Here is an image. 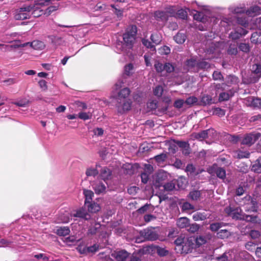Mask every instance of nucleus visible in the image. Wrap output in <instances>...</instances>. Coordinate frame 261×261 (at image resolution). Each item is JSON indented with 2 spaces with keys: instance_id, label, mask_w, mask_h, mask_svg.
Segmentation results:
<instances>
[{
  "instance_id": "43",
  "label": "nucleus",
  "mask_w": 261,
  "mask_h": 261,
  "mask_svg": "<svg viewBox=\"0 0 261 261\" xmlns=\"http://www.w3.org/2000/svg\"><path fill=\"white\" fill-rule=\"evenodd\" d=\"M195 242L197 245L200 246L204 244L206 242V238L204 236H199L196 238Z\"/></svg>"
},
{
  "instance_id": "15",
  "label": "nucleus",
  "mask_w": 261,
  "mask_h": 261,
  "mask_svg": "<svg viewBox=\"0 0 261 261\" xmlns=\"http://www.w3.org/2000/svg\"><path fill=\"white\" fill-rule=\"evenodd\" d=\"M206 52L208 54H214L218 50L219 43L217 42H214L210 40L205 44Z\"/></svg>"
},
{
  "instance_id": "54",
  "label": "nucleus",
  "mask_w": 261,
  "mask_h": 261,
  "mask_svg": "<svg viewBox=\"0 0 261 261\" xmlns=\"http://www.w3.org/2000/svg\"><path fill=\"white\" fill-rule=\"evenodd\" d=\"M33 11L32 12V15L35 17H38L42 15L43 14H44V12L42 10H40L39 8L36 7L35 6V9H32Z\"/></svg>"
},
{
  "instance_id": "24",
  "label": "nucleus",
  "mask_w": 261,
  "mask_h": 261,
  "mask_svg": "<svg viewBox=\"0 0 261 261\" xmlns=\"http://www.w3.org/2000/svg\"><path fill=\"white\" fill-rule=\"evenodd\" d=\"M227 225V223L224 222L213 223L210 224L209 229L212 231L216 232L220 228H222L223 226H226Z\"/></svg>"
},
{
  "instance_id": "44",
  "label": "nucleus",
  "mask_w": 261,
  "mask_h": 261,
  "mask_svg": "<svg viewBox=\"0 0 261 261\" xmlns=\"http://www.w3.org/2000/svg\"><path fill=\"white\" fill-rule=\"evenodd\" d=\"M150 150V147L147 143H143L141 144L139 147L138 152L139 153H145L147 152Z\"/></svg>"
},
{
  "instance_id": "41",
  "label": "nucleus",
  "mask_w": 261,
  "mask_h": 261,
  "mask_svg": "<svg viewBox=\"0 0 261 261\" xmlns=\"http://www.w3.org/2000/svg\"><path fill=\"white\" fill-rule=\"evenodd\" d=\"M199 229V226L196 223H193L190 224L189 223V226H188L187 230L191 233H195Z\"/></svg>"
},
{
  "instance_id": "28",
  "label": "nucleus",
  "mask_w": 261,
  "mask_h": 261,
  "mask_svg": "<svg viewBox=\"0 0 261 261\" xmlns=\"http://www.w3.org/2000/svg\"><path fill=\"white\" fill-rule=\"evenodd\" d=\"M31 46L35 49L39 50L43 49L45 47L44 43L43 42L39 40H34L31 43Z\"/></svg>"
},
{
  "instance_id": "4",
  "label": "nucleus",
  "mask_w": 261,
  "mask_h": 261,
  "mask_svg": "<svg viewBox=\"0 0 261 261\" xmlns=\"http://www.w3.org/2000/svg\"><path fill=\"white\" fill-rule=\"evenodd\" d=\"M174 243L176 246H181L182 251L186 253H188L193 248V244L192 241L182 236L178 237L175 240Z\"/></svg>"
},
{
  "instance_id": "29",
  "label": "nucleus",
  "mask_w": 261,
  "mask_h": 261,
  "mask_svg": "<svg viewBox=\"0 0 261 261\" xmlns=\"http://www.w3.org/2000/svg\"><path fill=\"white\" fill-rule=\"evenodd\" d=\"M260 11V7L257 6H255L250 7V9L246 11V14L250 16H253L257 15V14H259Z\"/></svg>"
},
{
  "instance_id": "9",
  "label": "nucleus",
  "mask_w": 261,
  "mask_h": 261,
  "mask_svg": "<svg viewBox=\"0 0 261 261\" xmlns=\"http://www.w3.org/2000/svg\"><path fill=\"white\" fill-rule=\"evenodd\" d=\"M153 171L151 164H144V172L141 175V181L143 184H146L149 179V175Z\"/></svg>"
},
{
  "instance_id": "32",
  "label": "nucleus",
  "mask_w": 261,
  "mask_h": 261,
  "mask_svg": "<svg viewBox=\"0 0 261 261\" xmlns=\"http://www.w3.org/2000/svg\"><path fill=\"white\" fill-rule=\"evenodd\" d=\"M231 255L229 252H225L222 255L216 258L217 261H230Z\"/></svg>"
},
{
  "instance_id": "20",
  "label": "nucleus",
  "mask_w": 261,
  "mask_h": 261,
  "mask_svg": "<svg viewBox=\"0 0 261 261\" xmlns=\"http://www.w3.org/2000/svg\"><path fill=\"white\" fill-rule=\"evenodd\" d=\"M92 186L95 193L97 194L105 192L106 189L105 184L101 182H96Z\"/></svg>"
},
{
  "instance_id": "17",
  "label": "nucleus",
  "mask_w": 261,
  "mask_h": 261,
  "mask_svg": "<svg viewBox=\"0 0 261 261\" xmlns=\"http://www.w3.org/2000/svg\"><path fill=\"white\" fill-rule=\"evenodd\" d=\"M74 216L82 218L86 220L91 219V215L84 208H81L77 211L76 213L74 215Z\"/></svg>"
},
{
  "instance_id": "3",
  "label": "nucleus",
  "mask_w": 261,
  "mask_h": 261,
  "mask_svg": "<svg viewBox=\"0 0 261 261\" xmlns=\"http://www.w3.org/2000/svg\"><path fill=\"white\" fill-rule=\"evenodd\" d=\"M35 9V5L23 7L15 11L14 18L16 20H24L29 19L31 15L29 12Z\"/></svg>"
},
{
  "instance_id": "33",
  "label": "nucleus",
  "mask_w": 261,
  "mask_h": 261,
  "mask_svg": "<svg viewBox=\"0 0 261 261\" xmlns=\"http://www.w3.org/2000/svg\"><path fill=\"white\" fill-rule=\"evenodd\" d=\"M206 215L204 213L197 212L193 215V219L195 221H202L206 219Z\"/></svg>"
},
{
  "instance_id": "1",
  "label": "nucleus",
  "mask_w": 261,
  "mask_h": 261,
  "mask_svg": "<svg viewBox=\"0 0 261 261\" xmlns=\"http://www.w3.org/2000/svg\"><path fill=\"white\" fill-rule=\"evenodd\" d=\"M137 31V27L132 25L127 28L125 33L123 34V39L124 44L129 49L133 47L135 42Z\"/></svg>"
},
{
  "instance_id": "57",
  "label": "nucleus",
  "mask_w": 261,
  "mask_h": 261,
  "mask_svg": "<svg viewBox=\"0 0 261 261\" xmlns=\"http://www.w3.org/2000/svg\"><path fill=\"white\" fill-rule=\"evenodd\" d=\"M239 49L245 53H247L249 51L250 47L248 44L247 43H240L239 45Z\"/></svg>"
},
{
  "instance_id": "16",
  "label": "nucleus",
  "mask_w": 261,
  "mask_h": 261,
  "mask_svg": "<svg viewBox=\"0 0 261 261\" xmlns=\"http://www.w3.org/2000/svg\"><path fill=\"white\" fill-rule=\"evenodd\" d=\"M154 17L157 21L166 22L168 20L169 15L165 11H156L154 13Z\"/></svg>"
},
{
  "instance_id": "10",
  "label": "nucleus",
  "mask_w": 261,
  "mask_h": 261,
  "mask_svg": "<svg viewBox=\"0 0 261 261\" xmlns=\"http://www.w3.org/2000/svg\"><path fill=\"white\" fill-rule=\"evenodd\" d=\"M116 107L119 113H123L130 110L131 102L129 100L122 99L121 101H118Z\"/></svg>"
},
{
  "instance_id": "31",
  "label": "nucleus",
  "mask_w": 261,
  "mask_h": 261,
  "mask_svg": "<svg viewBox=\"0 0 261 261\" xmlns=\"http://www.w3.org/2000/svg\"><path fill=\"white\" fill-rule=\"evenodd\" d=\"M230 235V232L227 229H221L217 233V237L221 239L228 238Z\"/></svg>"
},
{
  "instance_id": "37",
  "label": "nucleus",
  "mask_w": 261,
  "mask_h": 261,
  "mask_svg": "<svg viewBox=\"0 0 261 261\" xmlns=\"http://www.w3.org/2000/svg\"><path fill=\"white\" fill-rule=\"evenodd\" d=\"M110 146L102 148L99 152L100 156L104 159L108 154L111 153L110 151L112 150Z\"/></svg>"
},
{
  "instance_id": "58",
  "label": "nucleus",
  "mask_w": 261,
  "mask_h": 261,
  "mask_svg": "<svg viewBox=\"0 0 261 261\" xmlns=\"http://www.w3.org/2000/svg\"><path fill=\"white\" fill-rule=\"evenodd\" d=\"M164 65L162 64L161 63L156 61L154 64V68L157 72H162L164 71Z\"/></svg>"
},
{
  "instance_id": "60",
  "label": "nucleus",
  "mask_w": 261,
  "mask_h": 261,
  "mask_svg": "<svg viewBox=\"0 0 261 261\" xmlns=\"http://www.w3.org/2000/svg\"><path fill=\"white\" fill-rule=\"evenodd\" d=\"M227 53L229 55H236L238 53V49L234 45H230L227 49Z\"/></svg>"
},
{
  "instance_id": "26",
  "label": "nucleus",
  "mask_w": 261,
  "mask_h": 261,
  "mask_svg": "<svg viewBox=\"0 0 261 261\" xmlns=\"http://www.w3.org/2000/svg\"><path fill=\"white\" fill-rule=\"evenodd\" d=\"M84 195L85 197V204H87L89 202H91L94 196L93 192L91 190H84Z\"/></svg>"
},
{
  "instance_id": "49",
  "label": "nucleus",
  "mask_w": 261,
  "mask_h": 261,
  "mask_svg": "<svg viewBox=\"0 0 261 261\" xmlns=\"http://www.w3.org/2000/svg\"><path fill=\"white\" fill-rule=\"evenodd\" d=\"M198 62L194 59H190L186 61V65L188 68L192 69V68L197 66Z\"/></svg>"
},
{
  "instance_id": "53",
  "label": "nucleus",
  "mask_w": 261,
  "mask_h": 261,
  "mask_svg": "<svg viewBox=\"0 0 261 261\" xmlns=\"http://www.w3.org/2000/svg\"><path fill=\"white\" fill-rule=\"evenodd\" d=\"M198 99L195 96H191L188 97L186 101H185V104H187L189 106H192V105L196 103L197 102Z\"/></svg>"
},
{
  "instance_id": "21",
  "label": "nucleus",
  "mask_w": 261,
  "mask_h": 261,
  "mask_svg": "<svg viewBox=\"0 0 261 261\" xmlns=\"http://www.w3.org/2000/svg\"><path fill=\"white\" fill-rule=\"evenodd\" d=\"M190 220L186 217L179 218L177 221V226L180 228H188L189 225Z\"/></svg>"
},
{
  "instance_id": "14",
  "label": "nucleus",
  "mask_w": 261,
  "mask_h": 261,
  "mask_svg": "<svg viewBox=\"0 0 261 261\" xmlns=\"http://www.w3.org/2000/svg\"><path fill=\"white\" fill-rule=\"evenodd\" d=\"M208 130H202L199 133H193L191 135V139L194 140H198L199 141H203L204 139L208 138Z\"/></svg>"
},
{
  "instance_id": "50",
  "label": "nucleus",
  "mask_w": 261,
  "mask_h": 261,
  "mask_svg": "<svg viewBox=\"0 0 261 261\" xmlns=\"http://www.w3.org/2000/svg\"><path fill=\"white\" fill-rule=\"evenodd\" d=\"M194 209V206L188 202H185L181 205V210L183 211L192 210Z\"/></svg>"
},
{
  "instance_id": "19",
  "label": "nucleus",
  "mask_w": 261,
  "mask_h": 261,
  "mask_svg": "<svg viewBox=\"0 0 261 261\" xmlns=\"http://www.w3.org/2000/svg\"><path fill=\"white\" fill-rule=\"evenodd\" d=\"M177 140H171L165 142V144L168 147L169 153H175L177 150V144L175 142Z\"/></svg>"
},
{
  "instance_id": "42",
  "label": "nucleus",
  "mask_w": 261,
  "mask_h": 261,
  "mask_svg": "<svg viewBox=\"0 0 261 261\" xmlns=\"http://www.w3.org/2000/svg\"><path fill=\"white\" fill-rule=\"evenodd\" d=\"M177 9L174 6H171L166 8V13L169 16H175Z\"/></svg>"
},
{
  "instance_id": "30",
  "label": "nucleus",
  "mask_w": 261,
  "mask_h": 261,
  "mask_svg": "<svg viewBox=\"0 0 261 261\" xmlns=\"http://www.w3.org/2000/svg\"><path fill=\"white\" fill-rule=\"evenodd\" d=\"M101 177L104 180L109 179L111 175V171L107 167H104L101 170L100 173Z\"/></svg>"
},
{
  "instance_id": "6",
  "label": "nucleus",
  "mask_w": 261,
  "mask_h": 261,
  "mask_svg": "<svg viewBox=\"0 0 261 261\" xmlns=\"http://www.w3.org/2000/svg\"><path fill=\"white\" fill-rule=\"evenodd\" d=\"M169 174L164 171L160 170L155 175L154 185L156 187L162 186L168 179Z\"/></svg>"
},
{
  "instance_id": "22",
  "label": "nucleus",
  "mask_w": 261,
  "mask_h": 261,
  "mask_svg": "<svg viewBox=\"0 0 261 261\" xmlns=\"http://www.w3.org/2000/svg\"><path fill=\"white\" fill-rule=\"evenodd\" d=\"M214 103L212 97L208 95H204L201 98V100L198 105L201 106L210 105Z\"/></svg>"
},
{
  "instance_id": "52",
  "label": "nucleus",
  "mask_w": 261,
  "mask_h": 261,
  "mask_svg": "<svg viewBox=\"0 0 261 261\" xmlns=\"http://www.w3.org/2000/svg\"><path fill=\"white\" fill-rule=\"evenodd\" d=\"M15 44H12L11 45H5L6 47H9L11 48H17L19 47H24L27 46L29 43H26L23 44L18 43L19 42V40L15 41Z\"/></svg>"
},
{
  "instance_id": "5",
  "label": "nucleus",
  "mask_w": 261,
  "mask_h": 261,
  "mask_svg": "<svg viewBox=\"0 0 261 261\" xmlns=\"http://www.w3.org/2000/svg\"><path fill=\"white\" fill-rule=\"evenodd\" d=\"M141 237L147 241H155L159 238L158 233L152 228H148L140 232Z\"/></svg>"
},
{
  "instance_id": "39",
  "label": "nucleus",
  "mask_w": 261,
  "mask_h": 261,
  "mask_svg": "<svg viewBox=\"0 0 261 261\" xmlns=\"http://www.w3.org/2000/svg\"><path fill=\"white\" fill-rule=\"evenodd\" d=\"M150 39L152 42L156 44H159L162 41L161 36L158 33L152 34Z\"/></svg>"
},
{
  "instance_id": "51",
  "label": "nucleus",
  "mask_w": 261,
  "mask_h": 261,
  "mask_svg": "<svg viewBox=\"0 0 261 261\" xmlns=\"http://www.w3.org/2000/svg\"><path fill=\"white\" fill-rule=\"evenodd\" d=\"M156 252L159 255L161 256H166L168 254V251L164 248L159 246L156 247Z\"/></svg>"
},
{
  "instance_id": "59",
  "label": "nucleus",
  "mask_w": 261,
  "mask_h": 261,
  "mask_svg": "<svg viewBox=\"0 0 261 261\" xmlns=\"http://www.w3.org/2000/svg\"><path fill=\"white\" fill-rule=\"evenodd\" d=\"M210 67V64L205 61L198 62L197 64V67L199 69H207L208 68Z\"/></svg>"
},
{
  "instance_id": "12",
  "label": "nucleus",
  "mask_w": 261,
  "mask_h": 261,
  "mask_svg": "<svg viewBox=\"0 0 261 261\" xmlns=\"http://www.w3.org/2000/svg\"><path fill=\"white\" fill-rule=\"evenodd\" d=\"M177 145L181 148L182 153L186 155H189L191 152L190 144L188 142L177 141L175 142Z\"/></svg>"
},
{
  "instance_id": "27",
  "label": "nucleus",
  "mask_w": 261,
  "mask_h": 261,
  "mask_svg": "<svg viewBox=\"0 0 261 261\" xmlns=\"http://www.w3.org/2000/svg\"><path fill=\"white\" fill-rule=\"evenodd\" d=\"M70 229L67 226L60 227L57 229L56 233L60 236H66L69 234Z\"/></svg>"
},
{
  "instance_id": "45",
  "label": "nucleus",
  "mask_w": 261,
  "mask_h": 261,
  "mask_svg": "<svg viewBox=\"0 0 261 261\" xmlns=\"http://www.w3.org/2000/svg\"><path fill=\"white\" fill-rule=\"evenodd\" d=\"M175 17H177L179 18L185 19L187 17V12L182 9L176 11Z\"/></svg>"
},
{
  "instance_id": "38",
  "label": "nucleus",
  "mask_w": 261,
  "mask_h": 261,
  "mask_svg": "<svg viewBox=\"0 0 261 261\" xmlns=\"http://www.w3.org/2000/svg\"><path fill=\"white\" fill-rule=\"evenodd\" d=\"M168 157V153H162L160 154L157 155L154 157L155 161L158 163L164 162L166 161Z\"/></svg>"
},
{
  "instance_id": "8",
  "label": "nucleus",
  "mask_w": 261,
  "mask_h": 261,
  "mask_svg": "<svg viewBox=\"0 0 261 261\" xmlns=\"http://www.w3.org/2000/svg\"><path fill=\"white\" fill-rule=\"evenodd\" d=\"M217 164H213V166L210 167L207 171L212 175L216 174L217 176L221 179H224L226 176L225 170L220 167H218Z\"/></svg>"
},
{
  "instance_id": "7",
  "label": "nucleus",
  "mask_w": 261,
  "mask_h": 261,
  "mask_svg": "<svg viewBox=\"0 0 261 261\" xmlns=\"http://www.w3.org/2000/svg\"><path fill=\"white\" fill-rule=\"evenodd\" d=\"M260 136V134L259 133L246 134L242 139L241 143L244 145L251 146L256 141Z\"/></svg>"
},
{
  "instance_id": "63",
  "label": "nucleus",
  "mask_w": 261,
  "mask_h": 261,
  "mask_svg": "<svg viewBox=\"0 0 261 261\" xmlns=\"http://www.w3.org/2000/svg\"><path fill=\"white\" fill-rule=\"evenodd\" d=\"M194 18L195 20L203 21L204 19V15L202 12H196V13L194 14Z\"/></svg>"
},
{
  "instance_id": "34",
  "label": "nucleus",
  "mask_w": 261,
  "mask_h": 261,
  "mask_svg": "<svg viewBox=\"0 0 261 261\" xmlns=\"http://www.w3.org/2000/svg\"><path fill=\"white\" fill-rule=\"evenodd\" d=\"M98 168H100L99 165H96V168L88 169L86 171V175L88 176H95L97 175L99 173Z\"/></svg>"
},
{
  "instance_id": "64",
  "label": "nucleus",
  "mask_w": 261,
  "mask_h": 261,
  "mask_svg": "<svg viewBox=\"0 0 261 261\" xmlns=\"http://www.w3.org/2000/svg\"><path fill=\"white\" fill-rule=\"evenodd\" d=\"M251 105L254 107L261 108V99L258 98H253Z\"/></svg>"
},
{
  "instance_id": "2",
  "label": "nucleus",
  "mask_w": 261,
  "mask_h": 261,
  "mask_svg": "<svg viewBox=\"0 0 261 261\" xmlns=\"http://www.w3.org/2000/svg\"><path fill=\"white\" fill-rule=\"evenodd\" d=\"M251 73L247 77H243V83L250 84L256 82L261 77V64H254L251 68Z\"/></svg>"
},
{
  "instance_id": "48",
  "label": "nucleus",
  "mask_w": 261,
  "mask_h": 261,
  "mask_svg": "<svg viewBox=\"0 0 261 261\" xmlns=\"http://www.w3.org/2000/svg\"><path fill=\"white\" fill-rule=\"evenodd\" d=\"M79 117L84 120L90 119L92 117V114L90 112H81L78 115Z\"/></svg>"
},
{
  "instance_id": "62",
  "label": "nucleus",
  "mask_w": 261,
  "mask_h": 261,
  "mask_svg": "<svg viewBox=\"0 0 261 261\" xmlns=\"http://www.w3.org/2000/svg\"><path fill=\"white\" fill-rule=\"evenodd\" d=\"M99 258L102 259L103 261H114L109 255L105 254L104 252H100L98 254Z\"/></svg>"
},
{
  "instance_id": "11",
  "label": "nucleus",
  "mask_w": 261,
  "mask_h": 261,
  "mask_svg": "<svg viewBox=\"0 0 261 261\" xmlns=\"http://www.w3.org/2000/svg\"><path fill=\"white\" fill-rule=\"evenodd\" d=\"M247 31L242 28H237L235 31L231 32L229 34V38L233 40H238L247 34Z\"/></svg>"
},
{
  "instance_id": "47",
  "label": "nucleus",
  "mask_w": 261,
  "mask_h": 261,
  "mask_svg": "<svg viewBox=\"0 0 261 261\" xmlns=\"http://www.w3.org/2000/svg\"><path fill=\"white\" fill-rule=\"evenodd\" d=\"M162 186L164 187L165 190L167 191H171L175 189V184L173 181L164 184Z\"/></svg>"
},
{
  "instance_id": "13",
  "label": "nucleus",
  "mask_w": 261,
  "mask_h": 261,
  "mask_svg": "<svg viewBox=\"0 0 261 261\" xmlns=\"http://www.w3.org/2000/svg\"><path fill=\"white\" fill-rule=\"evenodd\" d=\"M128 255V253L124 250L115 251L112 253V256L117 261H125Z\"/></svg>"
},
{
  "instance_id": "25",
  "label": "nucleus",
  "mask_w": 261,
  "mask_h": 261,
  "mask_svg": "<svg viewBox=\"0 0 261 261\" xmlns=\"http://www.w3.org/2000/svg\"><path fill=\"white\" fill-rule=\"evenodd\" d=\"M129 89L127 88H125L121 90L118 93V97L117 98L118 101H121L122 99H125V98L129 95Z\"/></svg>"
},
{
  "instance_id": "46",
  "label": "nucleus",
  "mask_w": 261,
  "mask_h": 261,
  "mask_svg": "<svg viewBox=\"0 0 261 261\" xmlns=\"http://www.w3.org/2000/svg\"><path fill=\"white\" fill-rule=\"evenodd\" d=\"M100 224L99 223L94 222V226H91L88 232L91 234H95L97 230L100 227Z\"/></svg>"
},
{
  "instance_id": "55",
  "label": "nucleus",
  "mask_w": 261,
  "mask_h": 261,
  "mask_svg": "<svg viewBox=\"0 0 261 261\" xmlns=\"http://www.w3.org/2000/svg\"><path fill=\"white\" fill-rule=\"evenodd\" d=\"M164 70L168 73H171L174 70V66L170 63H166L164 64Z\"/></svg>"
},
{
  "instance_id": "35",
  "label": "nucleus",
  "mask_w": 261,
  "mask_h": 261,
  "mask_svg": "<svg viewBox=\"0 0 261 261\" xmlns=\"http://www.w3.org/2000/svg\"><path fill=\"white\" fill-rule=\"evenodd\" d=\"M134 66L132 63L126 65L124 67V75L130 76L133 73Z\"/></svg>"
},
{
  "instance_id": "23",
  "label": "nucleus",
  "mask_w": 261,
  "mask_h": 261,
  "mask_svg": "<svg viewBox=\"0 0 261 261\" xmlns=\"http://www.w3.org/2000/svg\"><path fill=\"white\" fill-rule=\"evenodd\" d=\"M87 207L88 210L90 213H96L99 211L100 207L97 203L95 202H89L87 204H85Z\"/></svg>"
},
{
  "instance_id": "40",
  "label": "nucleus",
  "mask_w": 261,
  "mask_h": 261,
  "mask_svg": "<svg viewBox=\"0 0 261 261\" xmlns=\"http://www.w3.org/2000/svg\"><path fill=\"white\" fill-rule=\"evenodd\" d=\"M251 39V41L255 43H261V35L254 32L252 34Z\"/></svg>"
},
{
  "instance_id": "56",
  "label": "nucleus",
  "mask_w": 261,
  "mask_h": 261,
  "mask_svg": "<svg viewBox=\"0 0 261 261\" xmlns=\"http://www.w3.org/2000/svg\"><path fill=\"white\" fill-rule=\"evenodd\" d=\"M154 94L160 97L162 96L163 92V88L161 86H156L153 90Z\"/></svg>"
},
{
  "instance_id": "36",
  "label": "nucleus",
  "mask_w": 261,
  "mask_h": 261,
  "mask_svg": "<svg viewBox=\"0 0 261 261\" xmlns=\"http://www.w3.org/2000/svg\"><path fill=\"white\" fill-rule=\"evenodd\" d=\"M200 196V192L197 190L192 191L189 194V197L192 200H198Z\"/></svg>"
},
{
  "instance_id": "61",
  "label": "nucleus",
  "mask_w": 261,
  "mask_h": 261,
  "mask_svg": "<svg viewBox=\"0 0 261 261\" xmlns=\"http://www.w3.org/2000/svg\"><path fill=\"white\" fill-rule=\"evenodd\" d=\"M230 95L227 92H223L220 94L219 100L220 101H225L229 99Z\"/></svg>"
},
{
  "instance_id": "18",
  "label": "nucleus",
  "mask_w": 261,
  "mask_h": 261,
  "mask_svg": "<svg viewBox=\"0 0 261 261\" xmlns=\"http://www.w3.org/2000/svg\"><path fill=\"white\" fill-rule=\"evenodd\" d=\"M187 39V35L184 31H179L174 37V39L178 44L184 43Z\"/></svg>"
}]
</instances>
